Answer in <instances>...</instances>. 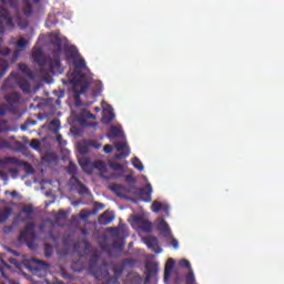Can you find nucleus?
Masks as SVG:
<instances>
[{"label": "nucleus", "mask_w": 284, "mask_h": 284, "mask_svg": "<svg viewBox=\"0 0 284 284\" xmlns=\"http://www.w3.org/2000/svg\"><path fill=\"white\" fill-rule=\"evenodd\" d=\"M64 54L68 60L73 61L74 71L69 72L67 75L69 78L68 81L63 80V84L70 83L72 90L75 94V99H79L80 95L85 94L90 88V80L88 79L87 74L82 71L88 69L85 60L80 58L79 59V51L75 45H68L64 49Z\"/></svg>", "instance_id": "1"}, {"label": "nucleus", "mask_w": 284, "mask_h": 284, "mask_svg": "<svg viewBox=\"0 0 284 284\" xmlns=\"http://www.w3.org/2000/svg\"><path fill=\"white\" fill-rule=\"evenodd\" d=\"M32 59L40 65V73L42 75L50 77L60 72V58L54 60L44 59L42 49H34L32 51Z\"/></svg>", "instance_id": "2"}, {"label": "nucleus", "mask_w": 284, "mask_h": 284, "mask_svg": "<svg viewBox=\"0 0 284 284\" xmlns=\"http://www.w3.org/2000/svg\"><path fill=\"white\" fill-rule=\"evenodd\" d=\"M8 112V109L4 104H0V115L4 116ZM10 129L8 126V120L0 118V133H7ZM0 149L1 150H17L22 151L24 149V144L18 140H16L13 136L9 139H1L0 138Z\"/></svg>", "instance_id": "3"}, {"label": "nucleus", "mask_w": 284, "mask_h": 284, "mask_svg": "<svg viewBox=\"0 0 284 284\" xmlns=\"http://www.w3.org/2000/svg\"><path fill=\"white\" fill-rule=\"evenodd\" d=\"M17 88H20L24 94H29L31 92L30 82L22 78L19 73L9 74V78L2 84L1 90L6 92L8 90H17Z\"/></svg>", "instance_id": "4"}, {"label": "nucleus", "mask_w": 284, "mask_h": 284, "mask_svg": "<svg viewBox=\"0 0 284 284\" xmlns=\"http://www.w3.org/2000/svg\"><path fill=\"white\" fill-rule=\"evenodd\" d=\"M100 255L93 253L88 263V272L98 281H102L110 276V273L106 268V263L99 265Z\"/></svg>", "instance_id": "5"}, {"label": "nucleus", "mask_w": 284, "mask_h": 284, "mask_svg": "<svg viewBox=\"0 0 284 284\" xmlns=\"http://www.w3.org/2000/svg\"><path fill=\"white\" fill-rule=\"evenodd\" d=\"M7 165L23 168L27 174H34V169L29 162L22 161L16 156H6L0 159V168L4 169Z\"/></svg>", "instance_id": "6"}, {"label": "nucleus", "mask_w": 284, "mask_h": 284, "mask_svg": "<svg viewBox=\"0 0 284 284\" xmlns=\"http://www.w3.org/2000/svg\"><path fill=\"white\" fill-rule=\"evenodd\" d=\"M34 230H36V223L31 222L27 224L24 229L20 231L18 241L19 242L34 241L37 239Z\"/></svg>", "instance_id": "7"}, {"label": "nucleus", "mask_w": 284, "mask_h": 284, "mask_svg": "<svg viewBox=\"0 0 284 284\" xmlns=\"http://www.w3.org/2000/svg\"><path fill=\"white\" fill-rule=\"evenodd\" d=\"M14 23L11 16L3 10L2 13L0 11V33H4L8 30H13Z\"/></svg>", "instance_id": "8"}, {"label": "nucleus", "mask_w": 284, "mask_h": 284, "mask_svg": "<svg viewBox=\"0 0 284 284\" xmlns=\"http://www.w3.org/2000/svg\"><path fill=\"white\" fill-rule=\"evenodd\" d=\"M29 268L33 274H38L42 271L45 272L48 268H50V265H49V263H47L42 260L32 258L30 261Z\"/></svg>", "instance_id": "9"}, {"label": "nucleus", "mask_w": 284, "mask_h": 284, "mask_svg": "<svg viewBox=\"0 0 284 284\" xmlns=\"http://www.w3.org/2000/svg\"><path fill=\"white\" fill-rule=\"evenodd\" d=\"M110 191L118 197L125 199V194L130 193V187L123 184L113 183L110 185Z\"/></svg>", "instance_id": "10"}, {"label": "nucleus", "mask_w": 284, "mask_h": 284, "mask_svg": "<svg viewBox=\"0 0 284 284\" xmlns=\"http://www.w3.org/2000/svg\"><path fill=\"white\" fill-rule=\"evenodd\" d=\"M41 0H22L21 12L27 18L32 17L34 8L32 3H39Z\"/></svg>", "instance_id": "11"}, {"label": "nucleus", "mask_w": 284, "mask_h": 284, "mask_svg": "<svg viewBox=\"0 0 284 284\" xmlns=\"http://www.w3.org/2000/svg\"><path fill=\"white\" fill-rule=\"evenodd\" d=\"M71 182H72L73 186L77 187L78 193L80 195H89L90 194L89 187L83 182H81L77 178V175L71 176Z\"/></svg>", "instance_id": "12"}, {"label": "nucleus", "mask_w": 284, "mask_h": 284, "mask_svg": "<svg viewBox=\"0 0 284 284\" xmlns=\"http://www.w3.org/2000/svg\"><path fill=\"white\" fill-rule=\"evenodd\" d=\"M79 165L82 168V171L88 175L93 174V162L90 160V158H87V156L80 158Z\"/></svg>", "instance_id": "13"}, {"label": "nucleus", "mask_w": 284, "mask_h": 284, "mask_svg": "<svg viewBox=\"0 0 284 284\" xmlns=\"http://www.w3.org/2000/svg\"><path fill=\"white\" fill-rule=\"evenodd\" d=\"M115 149H116L118 152H120V153L114 155V158L116 160L126 158L131 153L130 148L128 146V144L123 143V142L115 143Z\"/></svg>", "instance_id": "14"}, {"label": "nucleus", "mask_w": 284, "mask_h": 284, "mask_svg": "<svg viewBox=\"0 0 284 284\" xmlns=\"http://www.w3.org/2000/svg\"><path fill=\"white\" fill-rule=\"evenodd\" d=\"M146 246L152 250L155 254L162 253V248L159 246V240L155 236H149L144 239Z\"/></svg>", "instance_id": "15"}, {"label": "nucleus", "mask_w": 284, "mask_h": 284, "mask_svg": "<svg viewBox=\"0 0 284 284\" xmlns=\"http://www.w3.org/2000/svg\"><path fill=\"white\" fill-rule=\"evenodd\" d=\"M133 220L142 231L146 232L148 234L152 232L153 225L150 221L145 220L142 216H135Z\"/></svg>", "instance_id": "16"}, {"label": "nucleus", "mask_w": 284, "mask_h": 284, "mask_svg": "<svg viewBox=\"0 0 284 284\" xmlns=\"http://www.w3.org/2000/svg\"><path fill=\"white\" fill-rule=\"evenodd\" d=\"M158 230H160L161 236L164 237L171 236L172 234L170 225L163 217L158 219Z\"/></svg>", "instance_id": "17"}, {"label": "nucleus", "mask_w": 284, "mask_h": 284, "mask_svg": "<svg viewBox=\"0 0 284 284\" xmlns=\"http://www.w3.org/2000/svg\"><path fill=\"white\" fill-rule=\"evenodd\" d=\"M114 220H115V215L112 212H108V211L98 217V222L100 225H109Z\"/></svg>", "instance_id": "18"}, {"label": "nucleus", "mask_w": 284, "mask_h": 284, "mask_svg": "<svg viewBox=\"0 0 284 284\" xmlns=\"http://www.w3.org/2000/svg\"><path fill=\"white\" fill-rule=\"evenodd\" d=\"M4 100L10 106L18 105L21 101V94L18 92L8 93Z\"/></svg>", "instance_id": "19"}, {"label": "nucleus", "mask_w": 284, "mask_h": 284, "mask_svg": "<svg viewBox=\"0 0 284 284\" xmlns=\"http://www.w3.org/2000/svg\"><path fill=\"white\" fill-rule=\"evenodd\" d=\"M175 265V261L170 257L166 263H165V266H164V282H168L170 278H171V275H172V270Z\"/></svg>", "instance_id": "20"}, {"label": "nucleus", "mask_w": 284, "mask_h": 284, "mask_svg": "<svg viewBox=\"0 0 284 284\" xmlns=\"http://www.w3.org/2000/svg\"><path fill=\"white\" fill-rule=\"evenodd\" d=\"M145 274L151 276H156L159 272V263L158 262H146L145 264Z\"/></svg>", "instance_id": "21"}, {"label": "nucleus", "mask_w": 284, "mask_h": 284, "mask_svg": "<svg viewBox=\"0 0 284 284\" xmlns=\"http://www.w3.org/2000/svg\"><path fill=\"white\" fill-rule=\"evenodd\" d=\"M153 192V187L151 184H146L145 186L140 189V195L143 196H148L145 202H151V194Z\"/></svg>", "instance_id": "22"}, {"label": "nucleus", "mask_w": 284, "mask_h": 284, "mask_svg": "<svg viewBox=\"0 0 284 284\" xmlns=\"http://www.w3.org/2000/svg\"><path fill=\"white\" fill-rule=\"evenodd\" d=\"M106 136L110 140H115V139L121 138V129H120V126H111V129H110L109 133L106 134Z\"/></svg>", "instance_id": "23"}, {"label": "nucleus", "mask_w": 284, "mask_h": 284, "mask_svg": "<svg viewBox=\"0 0 284 284\" xmlns=\"http://www.w3.org/2000/svg\"><path fill=\"white\" fill-rule=\"evenodd\" d=\"M18 69L21 71V73H23L28 78H30V79L34 78V73L27 64L20 63V64H18Z\"/></svg>", "instance_id": "24"}, {"label": "nucleus", "mask_w": 284, "mask_h": 284, "mask_svg": "<svg viewBox=\"0 0 284 284\" xmlns=\"http://www.w3.org/2000/svg\"><path fill=\"white\" fill-rule=\"evenodd\" d=\"M12 214V209L6 207V209H0V223L6 222L10 215Z\"/></svg>", "instance_id": "25"}, {"label": "nucleus", "mask_w": 284, "mask_h": 284, "mask_svg": "<svg viewBox=\"0 0 284 284\" xmlns=\"http://www.w3.org/2000/svg\"><path fill=\"white\" fill-rule=\"evenodd\" d=\"M53 45L57 47L55 51H53L54 59L59 58L60 53L62 52V41L60 38H55L53 40Z\"/></svg>", "instance_id": "26"}, {"label": "nucleus", "mask_w": 284, "mask_h": 284, "mask_svg": "<svg viewBox=\"0 0 284 284\" xmlns=\"http://www.w3.org/2000/svg\"><path fill=\"white\" fill-rule=\"evenodd\" d=\"M13 44L20 49L24 50L27 45L29 44V41L26 38H19L17 41L13 42Z\"/></svg>", "instance_id": "27"}, {"label": "nucleus", "mask_w": 284, "mask_h": 284, "mask_svg": "<svg viewBox=\"0 0 284 284\" xmlns=\"http://www.w3.org/2000/svg\"><path fill=\"white\" fill-rule=\"evenodd\" d=\"M9 70V62L0 59V77H4Z\"/></svg>", "instance_id": "28"}, {"label": "nucleus", "mask_w": 284, "mask_h": 284, "mask_svg": "<svg viewBox=\"0 0 284 284\" xmlns=\"http://www.w3.org/2000/svg\"><path fill=\"white\" fill-rule=\"evenodd\" d=\"M3 4L10 6L16 10V12H19V2L20 0H0Z\"/></svg>", "instance_id": "29"}, {"label": "nucleus", "mask_w": 284, "mask_h": 284, "mask_svg": "<svg viewBox=\"0 0 284 284\" xmlns=\"http://www.w3.org/2000/svg\"><path fill=\"white\" fill-rule=\"evenodd\" d=\"M92 166L93 170H98L99 172H104L106 170V164L103 161H94Z\"/></svg>", "instance_id": "30"}, {"label": "nucleus", "mask_w": 284, "mask_h": 284, "mask_svg": "<svg viewBox=\"0 0 284 284\" xmlns=\"http://www.w3.org/2000/svg\"><path fill=\"white\" fill-rule=\"evenodd\" d=\"M185 284H196V277L194 276V271H189L185 276Z\"/></svg>", "instance_id": "31"}, {"label": "nucleus", "mask_w": 284, "mask_h": 284, "mask_svg": "<svg viewBox=\"0 0 284 284\" xmlns=\"http://www.w3.org/2000/svg\"><path fill=\"white\" fill-rule=\"evenodd\" d=\"M110 169L115 172H123L125 170V166L121 163L111 162Z\"/></svg>", "instance_id": "32"}, {"label": "nucleus", "mask_w": 284, "mask_h": 284, "mask_svg": "<svg viewBox=\"0 0 284 284\" xmlns=\"http://www.w3.org/2000/svg\"><path fill=\"white\" fill-rule=\"evenodd\" d=\"M103 91V83L101 81H95L93 87V93L95 95L101 94Z\"/></svg>", "instance_id": "33"}, {"label": "nucleus", "mask_w": 284, "mask_h": 284, "mask_svg": "<svg viewBox=\"0 0 284 284\" xmlns=\"http://www.w3.org/2000/svg\"><path fill=\"white\" fill-rule=\"evenodd\" d=\"M20 212L26 213L27 215H31L34 213V207L32 204L23 205Z\"/></svg>", "instance_id": "34"}, {"label": "nucleus", "mask_w": 284, "mask_h": 284, "mask_svg": "<svg viewBox=\"0 0 284 284\" xmlns=\"http://www.w3.org/2000/svg\"><path fill=\"white\" fill-rule=\"evenodd\" d=\"M132 165L134 166V169H136L140 172L144 171V166H143L142 162L139 160V158H134L132 160Z\"/></svg>", "instance_id": "35"}, {"label": "nucleus", "mask_w": 284, "mask_h": 284, "mask_svg": "<svg viewBox=\"0 0 284 284\" xmlns=\"http://www.w3.org/2000/svg\"><path fill=\"white\" fill-rule=\"evenodd\" d=\"M68 173H69L70 175H72V178L77 175V173H78V166H77L75 163H73V162H70V163H69Z\"/></svg>", "instance_id": "36"}, {"label": "nucleus", "mask_w": 284, "mask_h": 284, "mask_svg": "<svg viewBox=\"0 0 284 284\" xmlns=\"http://www.w3.org/2000/svg\"><path fill=\"white\" fill-rule=\"evenodd\" d=\"M179 264L181 267L187 268L190 272L192 271V264L189 260L182 258L180 260Z\"/></svg>", "instance_id": "37"}, {"label": "nucleus", "mask_w": 284, "mask_h": 284, "mask_svg": "<svg viewBox=\"0 0 284 284\" xmlns=\"http://www.w3.org/2000/svg\"><path fill=\"white\" fill-rule=\"evenodd\" d=\"M78 150L82 155H84L89 152V146L85 142H82L78 145Z\"/></svg>", "instance_id": "38"}, {"label": "nucleus", "mask_w": 284, "mask_h": 284, "mask_svg": "<svg viewBox=\"0 0 284 284\" xmlns=\"http://www.w3.org/2000/svg\"><path fill=\"white\" fill-rule=\"evenodd\" d=\"M113 272H114L115 280H119V277H121V274H123V266L115 265L113 267Z\"/></svg>", "instance_id": "39"}, {"label": "nucleus", "mask_w": 284, "mask_h": 284, "mask_svg": "<svg viewBox=\"0 0 284 284\" xmlns=\"http://www.w3.org/2000/svg\"><path fill=\"white\" fill-rule=\"evenodd\" d=\"M2 42V38H0V43ZM11 53V49L9 47H1L0 45V54L3 57H8Z\"/></svg>", "instance_id": "40"}, {"label": "nucleus", "mask_w": 284, "mask_h": 284, "mask_svg": "<svg viewBox=\"0 0 284 284\" xmlns=\"http://www.w3.org/2000/svg\"><path fill=\"white\" fill-rule=\"evenodd\" d=\"M162 209H163V204H162V203H160V202H153V204H152V211H153L154 213H159L160 211H162Z\"/></svg>", "instance_id": "41"}, {"label": "nucleus", "mask_w": 284, "mask_h": 284, "mask_svg": "<svg viewBox=\"0 0 284 284\" xmlns=\"http://www.w3.org/2000/svg\"><path fill=\"white\" fill-rule=\"evenodd\" d=\"M30 146L34 150H40L41 148V142L40 140H37V139H32L31 142H30Z\"/></svg>", "instance_id": "42"}, {"label": "nucleus", "mask_w": 284, "mask_h": 284, "mask_svg": "<svg viewBox=\"0 0 284 284\" xmlns=\"http://www.w3.org/2000/svg\"><path fill=\"white\" fill-rule=\"evenodd\" d=\"M44 256L45 257H51L52 256V246H50L48 244L44 246Z\"/></svg>", "instance_id": "43"}, {"label": "nucleus", "mask_w": 284, "mask_h": 284, "mask_svg": "<svg viewBox=\"0 0 284 284\" xmlns=\"http://www.w3.org/2000/svg\"><path fill=\"white\" fill-rule=\"evenodd\" d=\"M20 57V50L16 49V51H13V55H11V63H14Z\"/></svg>", "instance_id": "44"}, {"label": "nucleus", "mask_w": 284, "mask_h": 284, "mask_svg": "<svg viewBox=\"0 0 284 284\" xmlns=\"http://www.w3.org/2000/svg\"><path fill=\"white\" fill-rule=\"evenodd\" d=\"M59 125H60V122L58 119H53L51 122H50V129L52 130V128H54L55 130L59 129Z\"/></svg>", "instance_id": "45"}, {"label": "nucleus", "mask_w": 284, "mask_h": 284, "mask_svg": "<svg viewBox=\"0 0 284 284\" xmlns=\"http://www.w3.org/2000/svg\"><path fill=\"white\" fill-rule=\"evenodd\" d=\"M113 150H114L113 145H110V144H106V145H104V148H103V151H104V153H106V154L112 153Z\"/></svg>", "instance_id": "46"}, {"label": "nucleus", "mask_w": 284, "mask_h": 284, "mask_svg": "<svg viewBox=\"0 0 284 284\" xmlns=\"http://www.w3.org/2000/svg\"><path fill=\"white\" fill-rule=\"evenodd\" d=\"M125 182L130 183V184H134L135 183V179H134L133 175L128 174V175H125Z\"/></svg>", "instance_id": "47"}, {"label": "nucleus", "mask_w": 284, "mask_h": 284, "mask_svg": "<svg viewBox=\"0 0 284 284\" xmlns=\"http://www.w3.org/2000/svg\"><path fill=\"white\" fill-rule=\"evenodd\" d=\"M65 217H67V213H65L64 211L60 210V211L58 212L57 219H58V220H64Z\"/></svg>", "instance_id": "48"}, {"label": "nucleus", "mask_w": 284, "mask_h": 284, "mask_svg": "<svg viewBox=\"0 0 284 284\" xmlns=\"http://www.w3.org/2000/svg\"><path fill=\"white\" fill-rule=\"evenodd\" d=\"M171 245L174 250H179V241L176 239L171 240Z\"/></svg>", "instance_id": "49"}, {"label": "nucleus", "mask_w": 284, "mask_h": 284, "mask_svg": "<svg viewBox=\"0 0 284 284\" xmlns=\"http://www.w3.org/2000/svg\"><path fill=\"white\" fill-rule=\"evenodd\" d=\"M9 174L17 176V175H19V170L16 168H11V169H9Z\"/></svg>", "instance_id": "50"}, {"label": "nucleus", "mask_w": 284, "mask_h": 284, "mask_svg": "<svg viewBox=\"0 0 284 284\" xmlns=\"http://www.w3.org/2000/svg\"><path fill=\"white\" fill-rule=\"evenodd\" d=\"M146 277H145V281H144V284H150L151 283V280L154 277L153 275H150L148 273H145Z\"/></svg>", "instance_id": "51"}, {"label": "nucleus", "mask_w": 284, "mask_h": 284, "mask_svg": "<svg viewBox=\"0 0 284 284\" xmlns=\"http://www.w3.org/2000/svg\"><path fill=\"white\" fill-rule=\"evenodd\" d=\"M133 262H134L133 258H124V260H122V264H123V265H129V264H131V263H133Z\"/></svg>", "instance_id": "52"}, {"label": "nucleus", "mask_w": 284, "mask_h": 284, "mask_svg": "<svg viewBox=\"0 0 284 284\" xmlns=\"http://www.w3.org/2000/svg\"><path fill=\"white\" fill-rule=\"evenodd\" d=\"M113 248H118V250H123V245L122 244H120L119 242H114L113 243Z\"/></svg>", "instance_id": "53"}, {"label": "nucleus", "mask_w": 284, "mask_h": 284, "mask_svg": "<svg viewBox=\"0 0 284 284\" xmlns=\"http://www.w3.org/2000/svg\"><path fill=\"white\" fill-rule=\"evenodd\" d=\"M6 194H9V195H11L12 197H17L18 196V192L16 191V190H13V191H7L6 192Z\"/></svg>", "instance_id": "54"}, {"label": "nucleus", "mask_w": 284, "mask_h": 284, "mask_svg": "<svg viewBox=\"0 0 284 284\" xmlns=\"http://www.w3.org/2000/svg\"><path fill=\"white\" fill-rule=\"evenodd\" d=\"M163 212H165L166 215L170 214V207L169 206H163L162 205V209H161Z\"/></svg>", "instance_id": "55"}, {"label": "nucleus", "mask_w": 284, "mask_h": 284, "mask_svg": "<svg viewBox=\"0 0 284 284\" xmlns=\"http://www.w3.org/2000/svg\"><path fill=\"white\" fill-rule=\"evenodd\" d=\"M64 98V92L61 91L59 99L57 100V104H60V99Z\"/></svg>", "instance_id": "56"}, {"label": "nucleus", "mask_w": 284, "mask_h": 284, "mask_svg": "<svg viewBox=\"0 0 284 284\" xmlns=\"http://www.w3.org/2000/svg\"><path fill=\"white\" fill-rule=\"evenodd\" d=\"M0 272H1V274H2V276H3L4 278H8V276L6 275V273H4V271H3V267H0Z\"/></svg>", "instance_id": "57"}, {"label": "nucleus", "mask_w": 284, "mask_h": 284, "mask_svg": "<svg viewBox=\"0 0 284 284\" xmlns=\"http://www.w3.org/2000/svg\"><path fill=\"white\" fill-rule=\"evenodd\" d=\"M113 119H114V115H113V114H111V115H110V118L108 119V121H109V122H112V121H113Z\"/></svg>", "instance_id": "58"}, {"label": "nucleus", "mask_w": 284, "mask_h": 284, "mask_svg": "<svg viewBox=\"0 0 284 284\" xmlns=\"http://www.w3.org/2000/svg\"><path fill=\"white\" fill-rule=\"evenodd\" d=\"M0 178H6V173L0 170Z\"/></svg>", "instance_id": "59"}, {"label": "nucleus", "mask_w": 284, "mask_h": 284, "mask_svg": "<svg viewBox=\"0 0 284 284\" xmlns=\"http://www.w3.org/2000/svg\"><path fill=\"white\" fill-rule=\"evenodd\" d=\"M61 140H62V136H61V135H58V136H57V141L60 143Z\"/></svg>", "instance_id": "60"}, {"label": "nucleus", "mask_w": 284, "mask_h": 284, "mask_svg": "<svg viewBox=\"0 0 284 284\" xmlns=\"http://www.w3.org/2000/svg\"><path fill=\"white\" fill-rule=\"evenodd\" d=\"M81 216H82V219H85L88 215H85V214H82Z\"/></svg>", "instance_id": "61"}, {"label": "nucleus", "mask_w": 284, "mask_h": 284, "mask_svg": "<svg viewBox=\"0 0 284 284\" xmlns=\"http://www.w3.org/2000/svg\"><path fill=\"white\" fill-rule=\"evenodd\" d=\"M95 111L99 112V111H100V108H95Z\"/></svg>", "instance_id": "62"}, {"label": "nucleus", "mask_w": 284, "mask_h": 284, "mask_svg": "<svg viewBox=\"0 0 284 284\" xmlns=\"http://www.w3.org/2000/svg\"><path fill=\"white\" fill-rule=\"evenodd\" d=\"M77 105L79 106L80 105V103H79V101L77 100Z\"/></svg>", "instance_id": "63"}, {"label": "nucleus", "mask_w": 284, "mask_h": 284, "mask_svg": "<svg viewBox=\"0 0 284 284\" xmlns=\"http://www.w3.org/2000/svg\"><path fill=\"white\" fill-rule=\"evenodd\" d=\"M90 118H94V114H90Z\"/></svg>", "instance_id": "64"}]
</instances>
